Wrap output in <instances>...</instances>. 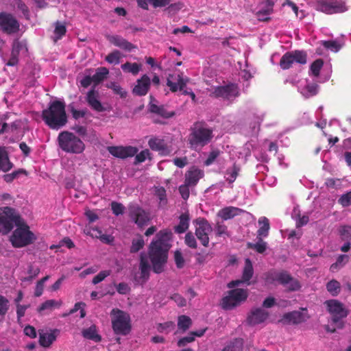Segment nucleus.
Instances as JSON below:
<instances>
[{
    "label": "nucleus",
    "instance_id": "nucleus-1",
    "mask_svg": "<svg viewBox=\"0 0 351 351\" xmlns=\"http://www.w3.org/2000/svg\"><path fill=\"white\" fill-rule=\"evenodd\" d=\"M16 226L10 241L14 247H23L33 243L37 237L21 217L18 211L11 207L0 208V233L7 234Z\"/></svg>",
    "mask_w": 351,
    "mask_h": 351
},
{
    "label": "nucleus",
    "instance_id": "nucleus-2",
    "mask_svg": "<svg viewBox=\"0 0 351 351\" xmlns=\"http://www.w3.org/2000/svg\"><path fill=\"white\" fill-rule=\"evenodd\" d=\"M172 232L169 230H160L157 233L156 239L152 241L149 248V254L154 272L159 274L162 271L163 265L167 259V252L170 248L169 241Z\"/></svg>",
    "mask_w": 351,
    "mask_h": 351
},
{
    "label": "nucleus",
    "instance_id": "nucleus-3",
    "mask_svg": "<svg viewBox=\"0 0 351 351\" xmlns=\"http://www.w3.org/2000/svg\"><path fill=\"white\" fill-rule=\"evenodd\" d=\"M65 106L64 101L55 100L43 110L42 119L49 128L58 130L66 124L68 120Z\"/></svg>",
    "mask_w": 351,
    "mask_h": 351
},
{
    "label": "nucleus",
    "instance_id": "nucleus-4",
    "mask_svg": "<svg viewBox=\"0 0 351 351\" xmlns=\"http://www.w3.org/2000/svg\"><path fill=\"white\" fill-rule=\"evenodd\" d=\"M213 136V130L210 127L204 123L197 122L191 129L188 142L191 149L199 150L208 145Z\"/></svg>",
    "mask_w": 351,
    "mask_h": 351
},
{
    "label": "nucleus",
    "instance_id": "nucleus-5",
    "mask_svg": "<svg viewBox=\"0 0 351 351\" xmlns=\"http://www.w3.org/2000/svg\"><path fill=\"white\" fill-rule=\"evenodd\" d=\"M60 148L66 153L80 154L85 150L83 141L71 132L62 131L58 136Z\"/></svg>",
    "mask_w": 351,
    "mask_h": 351
},
{
    "label": "nucleus",
    "instance_id": "nucleus-6",
    "mask_svg": "<svg viewBox=\"0 0 351 351\" xmlns=\"http://www.w3.org/2000/svg\"><path fill=\"white\" fill-rule=\"evenodd\" d=\"M327 311L331 315V322L337 328H342L344 325L343 319L348 315V310L343 303L337 300L331 299L324 302Z\"/></svg>",
    "mask_w": 351,
    "mask_h": 351
},
{
    "label": "nucleus",
    "instance_id": "nucleus-7",
    "mask_svg": "<svg viewBox=\"0 0 351 351\" xmlns=\"http://www.w3.org/2000/svg\"><path fill=\"white\" fill-rule=\"evenodd\" d=\"M110 315L112 328L117 335H126L130 332V317L128 313L118 308H113Z\"/></svg>",
    "mask_w": 351,
    "mask_h": 351
},
{
    "label": "nucleus",
    "instance_id": "nucleus-8",
    "mask_svg": "<svg viewBox=\"0 0 351 351\" xmlns=\"http://www.w3.org/2000/svg\"><path fill=\"white\" fill-rule=\"evenodd\" d=\"M209 92L210 96L228 101H232L239 95V89L235 84L213 87Z\"/></svg>",
    "mask_w": 351,
    "mask_h": 351
},
{
    "label": "nucleus",
    "instance_id": "nucleus-9",
    "mask_svg": "<svg viewBox=\"0 0 351 351\" xmlns=\"http://www.w3.org/2000/svg\"><path fill=\"white\" fill-rule=\"evenodd\" d=\"M247 298V291L243 289H234L228 292L221 301V306L225 310H230L239 306Z\"/></svg>",
    "mask_w": 351,
    "mask_h": 351
},
{
    "label": "nucleus",
    "instance_id": "nucleus-10",
    "mask_svg": "<svg viewBox=\"0 0 351 351\" xmlns=\"http://www.w3.org/2000/svg\"><path fill=\"white\" fill-rule=\"evenodd\" d=\"M306 63V53L302 51H294L285 53L280 61L282 69H288L295 64Z\"/></svg>",
    "mask_w": 351,
    "mask_h": 351
},
{
    "label": "nucleus",
    "instance_id": "nucleus-11",
    "mask_svg": "<svg viewBox=\"0 0 351 351\" xmlns=\"http://www.w3.org/2000/svg\"><path fill=\"white\" fill-rule=\"evenodd\" d=\"M272 280L278 282L289 291H298L301 287L300 282L285 271L274 273Z\"/></svg>",
    "mask_w": 351,
    "mask_h": 351
},
{
    "label": "nucleus",
    "instance_id": "nucleus-12",
    "mask_svg": "<svg viewBox=\"0 0 351 351\" xmlns=\"http://www.w3.org/2000/svg\"><path fill=\"white\" fill-rule=\"evenodd\" d=\"M27 46L25 40H15L13 42L10 57L6 63L8 66H13L18 64L20 56L27 53Z\"/></svg>",
    "mask_w": 351,
    "mask_h": 351
},
{
    "label": "nucleus",
    "instance_id": "nucleus-13",
    "mask_svg": "<svg viewBox=\"0 0 351 351\" xmlns=\"http://www.w3.org/2000/svg\"><path fill=\"white\" fill-rule=\"evenodd\" d=\"M19 22L15 17L9 13H0V27L1 30L8 34H13L19 30Z\"/></svg>",
    "mask_w": 351,
    "mask_h": 351
},
{
    "label": "nucleus",
    "instance_id": "nucleus-14",
    "mask_svg": "<svg viewBox=\"0 0 351 351\" xmlns=\"http://www.w3.org/2000/svg\"><path fill=\"white\" fill-rule=\"evenodd\" d=\"M195 234L204 246L209 243L208 234L212 232V227L207 220L199 218L195 220Z\"/></svg>",
    "mask_w": 351,
    "mask_h": 351
},
{
    "label": "nucleus",
    "instance_id": "nucleus-15",
    "mask_svg": "<svg viewBox=\"0 0 351 351\" xmlns=\"http://www.w3.org/2000/svg\"><path fill=\"white\" fill-rule=\"evenodd\" d=\"M321 10L326 14H332L345 12L348 7L343 0H326L322 3Z\"/></svg>",
    "mask_w": 351,
    "mask_h": 351
},
{
    "label": "nucleus",
    "instance_id": "nucleus-16",
    "mask_svg": "<svg viewBox=\"0 0 351 351\" xmlns=\"http://www.w3.org/2000/svg\"><path fill=\"white\" fill-rule=\"evenodd\" d=\"M128 209L130 218L138 226H143L149 221V214L137 204H130Z\"/></svg>",
    "mask_w": 351,
    "mask_h": 351
},
{
    "label": "nucleus",
    "instance_id": "nucleus-17",
    "mask_svg": "<svg viewBox=\"0 0 351 351\" xmlns=\"http://www.w3.org/2000/svg\"><path fill=\"white\" fill-rule=\"evenodd\" d=\"M308 318L307 311L303 309L302 311H294L285 313L280 322L284 324H298L306 322Z\"/></svg>",
    "mask_w": 351,
    "mask_h": 351
},
{
    "label": "nucleus",
    "instance_id": "nucleus-18",
    "mask_svg": "<svg viewBox=\"0 0 351 351\" xmlns=\"http://www.w3.org/2000/svg\"><path fill=\"white\" fill-rule=\"evenodd\" d=\"M188 80V78L184 77L182 74H169L167 77V85L172 92H176L178 90H182L186 86Z\"/></svg>",
    "mask_w": 351,
    "mask_h": 351
},
{
    "label": "nucleus",
    "instance_id": "nucleus-19",
    "mask_svg": "<svg viewBox=\"0 0 351 351\" xmlns=\"http://www.w3.org/2000/svg\"><path fill=\"white\" fill-rule=\"evenodd\" d=\"M254 274L253 266L251 261L249 258L245 259V267L243 268L242 280H232L228 283L229 288H234L239 286L241 283H246L247 285H250V280L252 278Z\"/></svg>",
    "mask_w": 351,
    "mask_h": 351
},
{
    "label": "nucleus",
    "instance_id": "nucleus-20",
    "mask_svg": "<svg viewBox=\"0 0 351 351\" xmlns=\"http://www.w3.org/2000/svg\"><path fill=\"white\" fill-rule=\"evenodd\" d=\"M108 150L110 154L117 158H126L134 156L136 154L138 149L132 146H111L108 147Z\"/></svg>",
    "mask_w": 351,
    "mask_h": 351
},
{
    "label": "nucleus",
    "instance_id": "nucleus-21",
    "mask_svg": "<svg viewBox=\"0 0 351 351\" xmlns=\"http://www.w3.org/2000/svg\"><path fill=\"white\" fill-rule=\"evenodd\" d=\"M86 100L93 110L99 112L106 110V108L99 101V93L95 90V87L87 93Z\"/></svg>",
    "mask_w": 351,
    "mask_h": 351
},
{
    "label": "nucleus",
    "instance_id": "nucleus-22",
    "mask_svg": "<svg viewBox=\"0 0 351 351\" xmlns=\"http://www.w3.org/2000/svg\"><path fill=\"white\" fill-rule=\"evenodd\" d=\"M269 316V313L261 308L252 309L249 314L247 321L250 325L255 326L265 322Z\"/></svg>",
    "mask_w": 351,
    "mask_h": 351
},
{
    "label": "nucleus",
    "instance_id": "nucleus-23",
    "mask_svg": "<svg viewBox=\"0 0 351 351\" xmlns=\"http://www.w3.org/2000/svg\"><path fill=\"white\" fill-rule=\"evenodd\" d=\"M151 86V80L149 77L144 74L140 79L136 81V84L134 86L132 92L134 95L138 96L145 95Z\"/></svg>",
    "mask_w": 351,
    "mask_h": 351
},
{
    "label": "nucleus",
    "instance_id": "nucleus-24",
    "mask_svg": "<svg viewBox=\"0 0 351 351\" xmlns=\"http://www.w3.org/2000/svg\"><path fill=\"white\" fill-rule=\"evenodd\" d=\"M58 330L39 331V343L44 348H49L56 339Z\"/></svg>",
    "mask_w": 351,
    "mask_h": 351
},
{
    "label": "nucleus",
    "instance_id": "nucleus-25",
    "mask_svg": "<svg viewBox=\"0 0 351 351\" xmlns=\"http://www.w3.org/2000/svg\"><path fill=\"white\" fill-rule=\"evenodd\" d=\"M108 40L114 46L123 49L125 51H130L134 48V46L123 37L118 35H108L106 36Z\"/></svg>",
    "mask_w": 351,
    "mask_h": 351
},
{
    "label": "nucleus",
    "instance_id": "nucleus-26",
    "mask_svg": "<svg viewBox=\"0 0 351 351\" xmlns=\"http://www.w3.org/2000/svg\"><path fill=\"white\" fill-rule=\"evenodd\" d=\"M265 113L258 110H256L252 117V122L250 123V131L248 132L249 136H255L258 134L260 130V125L263 121Z\"/></svg>",
    "mask_w": 351,
    "mask_h": 351
},
{
    "label": "nucleus",
    "instance_id": "nucleus-27",
    "mask_svg": "<svg viewBox=\"0 0 351 351\" xmlns=\"http://www.w3.org/2000/svg\"><path fill=\"white\" fill-rule=\"evenodd\" d=\"M273 0H266L262 3L259 10L256 12V16L260 21H267L269 19V15L273 12L274 6Z\"/></svg>",
    "mask_w": 351,
    "mask_h": 351
},
{
    "label": "nucleus",
    "instance_id": "nucleus-28",
    "mask_svg": "<svg viewBox=\"0 0 351 351\" xmlns=\"http://www.w3.org/2000/svg\"><path fill=\"white\" fill-rule=\"evenodd\" d=\"M318 86L314 83H308L307 81L300 82L298 85V90L305 97L308 98L317 93Z\"/></svg>",
    "mask_w": 351,
    "mask_h": 351
},
{
    "label": "nucleus",
    "instance_id": "nucleus-29",
    "mask_svg": "<svg viewBox=\"0 0 351 351\" xmlns=\"http://www.w3.org/2000/svg\"><path fill=\"white\" fill-rule=\"evenodd\" d=\"M203 176L204 172L202 170L193 167L185 173L184 182L187 183V184L195 186L199 179H201Z\"/></svg>",
    "mask_w": 351,
    "mask_h": 351
},
{
    "label": "nucleus",
    "instance_id": "nucleus-30",
    "mask_svg": "<svg viewBox=\"0 0 351 351\" xmlns=\"http://www.w3.org/2000/svg\"><path fill=\"white\" fill-rule=\"evenodd\" d=\"M62 302L60 300H48L43 302L37 309L40 314L47 313L52 311L54 308H58L61 306Z\"/></svg>",
    "mask_w": 351,
    "mask_h": 351
},
{
    "label": "nucleus",
    "instance_id": "nucleus-31",
    "mask_svg": "<svg viewBox=\"0 0 351 351\" xmlns=\"http://www.w3.org/2000/svg\"><path fill=\"white\" fill-rule=\"evenodd\" d=\"M149 147L154 151H158L162 154H167L169 152L168 148L162 139L154 138L148 142Z\"/></svg>",
    "mask_w": 351,
    "mask_h": 351
},
{
    "label": "nucleus",
    "instance_id": "nucleus-32",
    "mask_svg": "<svg viewBox=\"0 0 351 351\" xmlns=\"http://www.w3.org/2000/svg\"><path fill=\"white\" fill-rule=\"evenodd\" d=\"M121 68L124 73H131L132 75L136 76L141 70L142 64L136 62L132 63L126 62L125 63L121 64Z\"/></svg>",
    "mask_w": 351,
    "mask_h": 351
},
{
    "label": "nucleus",
    "instance_id": "nucleus-33",
    "mask_svg": "<svg viewBox=\"0 0 351 351\" xmlns=\"http://www.w3.org/2000/svg\"><path fill=\"white\" fill-rule=\"evenodd\" d=\"M12 163L9 160L7 152L0 147V171H8L12 168Z\"/></svg>",
    "mask_w": 351,
    "mask_h": 351
},
{
    "label": "nucleus",
    "instance_id": "nucleus-34",
    "mask_svg": "<svg viewBox=\"0 0 351 351\" xmlns=\"http://www.w3.org/2000/svg\"><path fill=\"white\" fill-rule=\"evenodd\" d=\"M350 256L347 254L339 255L335 263L332 264L330 267V270L332 272H336L341 268L344 267L349 261Z\"/></svg>",
    "mask_w": 351,
    "mask_h": 351
},
{
    "label": "nucleus",
    "instance_id": "nucleus-35",
    "mask_svg": "<svg viewBox=\"0 0 351 351\" xmlns=\"http://www.w3.org/2000/svg\"><path fill=\"white\" fill-rule=\"evenodd\" d=\"M189 216L187 213H183L180 216L179 224L175 226V232L178 234L184 232L189 228Z\"/></svg>",
    "mask_w": 351,
    "mask_h": 351
},
{
    "label": "nucleus",
    "instance_id": "nucleus-36",
    "mask_svg": "<svg viewBox=\"0 0 351 351\" xmlns=\"http://www.w3.org/2000/svg\"><path fill=\"white\" fill-rule=\"evenodd\" d=\"M258 223L261 226L258 230V238L261 237H266L268 235L269 230V219L265 217H261L258 219Z\"/></svg>",
    "mask_w": 351,
    "mask_h": 351
},
{
    "label": "nucleus",
    "instance_id": "nucleus-37",
    "mask_svg": "<svg viewBox=\"0 0 351 351\" xmlns=\"http://www.w3.org/2000/svg\"><path fill=\"white\" fill-rule=\"evenodd\" d=\"M82 335L84 338L93 340L95 342L101 341V337L97 334V328L95 325L90 326L89 328L82 331Z\"/></svg>",
    "mask_w": 351,
    "mask_h": 351
},
{
    "label": "nucleus",
    "instance_id": "nucleus-38",
    "mask_svg": "<svg viewBox=\"0 0 351 351\" xmlns=\"http://www.w3.org/2000/svg\"><path fill=\"white\" fill-rule=\"evenodd\" d=\"M239 209L235 207H226L220 210L217 214L223 220L230 219L238 215Z\"/></svg>",
    "mask_w": 351,
    "mask_h": 351
},
{
    "label": "nucleus",
    "instance_id": "nucleus-39",
    "mask_svg": "<svg viewBox=\"0 0 351 351\" xmlns=\"http://www.w3.org/2000/svg\"><path fill=\"white\" fill-rule=\"evenodd\" d=\"M109 73V71L106 67H99L96 70L95 73L92 76L93 84L95 86L101 83L106 79Z\"/></svg>",
    "mask_w": 351,
    "mask_h": 351
},
{
    "label": "nucleus",
    "instance_id": "nucleus-40",
    "mask_svg": "<svg viewBox=\"0 0 351 351\" xmlns=\"http://www.w3.org/2000/svg\"><path fill=\"white\" fill-rule=\"evenodd\" d=\"M19 126V123L14 121L10 125L4 122L2 118H0V134L4 133L13 132L17 130Z\"/></svg>",
    "mask_w": 351,
    "mask_h": 351
},
{
    "label": "nucleus",
    "instance_id": "nucleus-41",
    "mask_svg": "<svg viewBox=\"0 0 351 351\" xmlns=\"http://www.w3.org/2000/svg\"><path fill=\"white\" fill-rule=\"evenodd\" d=\"M149 110L152 112L156 113L164 118H169L174 114L173 112L167 111L163 106H158L156 104H151L149 106Z\"/></svg>",
    "mask_w": 351,
    "mask_h": 351
},
{
    "label": "nucleus",
    "instance_id": "nucleus-42",
    "mask_svg": "<svg viewBox=\"0 0 351 351\" xmlns=\"http://www.w3.org/2000/svg\"><path fill=\"white\" fill-rule=\"evenodd\" d=\"M15 9L20 10L26 19H29V10L26 4L21 0H13L12 3Z\"/></svg>",
    "mask_w": 351,
    "mask_h": 351
},
{
    "label": "nucleus",
    "instance_id": "nucleus-43",
    "mask_svg": "<svg viewBox=\"0 0 351 351\" xmlns=\"http://www.w3.org/2000/svg\"><path fill=\"white\" fill-rule=\"evenodd\" d=\"M239 171V169L235 165H233L226 169L224 178L229 183H233L238 176Z\"/></svg>",
    "mask_w": 351,
    "mask_h": 351
},
{
    "label": "nucleus",
    "instance_id": "nucleus-44",
    "mask_svg": "<svg viewBox=\"0 0 351 351\" xmlns=\"http://www.w3.org/2000/svg\"><path fill=\"white\" fill-rule=\"evenodd\" d=\"M326 289L332 296H337L341 291V285L337 280H331L326 284Z\"/></svg>",
    "mask_w": 351,
    "mask_h": 351
},
{
    "label": "nucleus",
    "instance_id": "nucleus-45",
    "mask_svg": "<svg viewBox=\"0 0 351 351\" xmlns=\"http://www.w3.org/2000/svg\"><path fill=\"white\" fill-rule=\"evenodd\" d=\"M8 300L5 297L0 295V322L4 319L5 315L8 313Z\"/></svg>",
    "mask_w": 351,
    "mask_h": 351
},
{
    "label": "nucleus",
    "instance_id": "nucleus-46",
    "mask_svg": "<svg viewBox=\"0 0 351 351\" xmlns=\"http://www.w3.org/2000/svg\"><path fill=\"white\" fill-rule=\"evenodd\" d=\"M191 324L192 321L189 317L186 315H180L178 317V326L179 329L185 331L190 328Z\"/></svg>",
    "mask_w": 351,
    "mask_h": 351
},
{
    "label": "nucleus",
    "instance_id": "nucleus-47",
    "mask_svg": "<svg viewBox=\"0 0 351 351\" xmlns=\"http://www.w3.org/2000/svg\"><path fill=\"white\" fill-rule=\"evenodd\" d=\"M155 195L159 199L160 206H164L167 203L166 190L162 186H158L155 188Z\"/></svg>",
    "mask_w": 351,
    "mask_h": 351
},
{
    "label": "nucleus",
    "instance_id": "nucleus-48",
    "mask_svg": "<svg viewBox=\"0 0 351 351\" xmlns=\"http://www.w3.org/2000/svg\"><path fill=\"white\" fill-rule=\"evenodd\" d=\"M140 269L141 276L143 278L147 279L149 276L150 266L147 260L143 255L141 256Z\"/></svg>",
    "mask_w": 351,
    "mask_h": 351
},
{
    "label": "nucleus",
    "instance_id": "nucleus-49",
    "mask_svg": "<svg viewBox=\"0 0 351 351\" xmlns=\"http://www.w3.org/2000/svg\"><path fill=\"white\" fill-rule=\"evenodd\" d=\"M121 56V53L119 50H114L106 57L105 60L110 64H118Z\"/></svg>",
    "mask_w": 351,
    "mask_h": 351
},
{
    "label": "nucleus",
    "instance_id": "nucleus-50",
    "mask_svg": "<svg viewBox=\"0 0 351 351\" xmlns=\"http://www.w3.org/2000/svg\"><path fill=\"white\" fill-rule=\"evenodd\" d=\"M25 174L26 175V171L20 169L16 171H13L11 173L5 174L3 178L5 182L10 183L12 182L14 180L18 178L21 175Z\"/></svg>",
    "mask_w": 351,
    "mask_h": 351
},
{
    "label": "nucleus",
    "instance_id": "nucleus-51",
    "mask_svg": "<svg viewBox=\"0 0 351 351\" xmlns=\"http://www.w3.org/2000/svg\"><path fill=\"white\" fill-rule=\"evenodd\" d=\"M324 62L322 59H317L314 61L310 67V74L317 77L319 74L320 69L323 66Z\"/></svg>",
    "mask_w": 351,
    "mask_h": 351
},
{
    "label": "nucleus",
    "instance_id": "nucleus-52",
    "mask_svg": "<svg viewBox=\"0 0 351 351\" xmlns=\"http://www.w3.org/2000/svg\"><path fill=\"white\" fill-rule=\"evenodd\" d=\"M322 45L332 51L337 52L341 47V45L337 40H323Z\"/></svg>",
    "mask_w": 351,
    "mask_h": 351
},
{
    "label": "nucleus",
    "instance_id": "nucleus-53",
    "mask_svg": "<svg viewBox=\"0 0 351 351\" xmlns=\"http://www.w3.org/2000/svg\"><path fill=\"white\" fill-rule=\"evenodd\" d=\"M66 33V27L64 25L56 23V25L54 29V37L53 40L54 42H56L58 40L60 39L62 36H64Z\"/></svg>",
    "mask_w": 351,
    "mask_h": 351
},
{
    "label": "nucleus",
    "instance_id": "nucleus-54",
    "mask_svg": "<svg viewBox=\"0 0 351 351\" xmlns=\"http://www.w3.org/2000/svg\"><path fill=\"white\" fill-rule=\"evenodd\" d=\"M69 109L72 117L76 120L84 118L87 113L86 109L77 110L72 105L69 106Z\"/></svg>",
    "mask_w": 351,
    "mask_h": 351
},
{
    "label": "nucleus",
    "instance_id": "nucleus-55",
    "mask_svg": "<svg viewBox=\"0 0 351 351\" xmlns=\"http://www.w3.org/2000/svg\"><path fill=\"white\" fill-rule=\"evenodd\" d=\"M339 234L341 240H350L351 239V226H343L339 229Z\"/></svg>",
    "mask_w": 351,
    "mask_h": 351
},
{
    "label": "nucleus",
    "instance_id": "nucleus-56",
    "mask_svg": "<svg viewBox=\"0 0 351 351\" xmlns=\"http://www.w3.org/2000/svg\"><path fill=\"white\" fill-rule=\"evenodd\" d=\"M250 246L258 253H263L267 247L266 243L261 238H258V241L254 244H250Z\"/></svg>",
    "mask_w": 351,
    "mask_h": 351
},
{
    "label": "nucleus",
    "instance_id": "nucleus-57",
    "mask_svg": "<svg viewBox=\"0 0 351 351\" xmlns=\"http://www.w3.org/2000/svg\"><path fill=\"white\" fill-rule=\"evenodd\" d=\"M243 343L241 339H235L230 345L226 346L223 351H240Z\"/></svg>",
    "mask_w": 351,
    "mask_h": 351
},
{
    "label": "nucleus",
    "instance_id": "nucleus-58",
    "mask_svg": "<svg viewBox=\"0 0 351 351\" xmlns=\"http://www.w3.org/2000/svg\"><path fill=\"white\" fill-rule=\"evenodd\" d=\"M144 246V240L142 237L137 238L136 239H134L132 241V244L131 246L130 252H137L139 251Z\"/></svg>",
    "mask_w": 351,
    "mask_h": 351
},
{
    "label": "nucleus",
    "instance_id": "nucleus-59",
    "mask_svg": "<svg viewBox=\"0 0 351 351\" xmlns=\"http://www.w3.org/2000/svg\"><path fill=\"white\" fill-rule=\"evenodd\" d=\"M339 204L343 207H347L351 205V191L343 194L338 199Z\"/></svg>",
    "mask_w": 351,
    "mask_h": 351
},
{
    "label": "nucleus",
    "instance_id": "nucleus-60",
    "mask_svg": "<svg viewBox=\"0 0 351 351\" xmlns=\"http://www.w3.org/2000/svg\"><path fill=\"white\" fill-rule=\"evenodd\" d=\"M174 323L173 322H167L162 324H159L157 326V330L160 332H169L173 329Z\"/></svg>",
    "mask_w": 351,
    "mask_h": 351
},
{
    "label": "nucleus",
    "instance_id": "nucleus-61",
    "mask_svg": "<svg viewBox=\"0 0 351 351\" xmlns=\"http://www.w3.org/2000/svg\"><path fill=\"white\" fill-rule=\"evenodd\" d=\"M110 270H104L100 271L97 276L93 279V283L97 285L100 282L103 281L106 277L110 275Z\"/></svg>",
    "mask_w": 351,
    "mask_h": 351
},
{
    "label": "nucleus",
    "instance_id": "nucleus-62",
    "mask_svg": "<svg viewBox=\"0 0 351 351\" xmlns=\"http://www.w3.org/2000/svg\"><path fill=\"white\" fill-rule=\"evenodd\" d=\"M111 208L113 214H114L116 216L123 214L125 210V207L123 206V204L116 202H112L111 203Z\"/></svg>",
    "mask_w": 351,
    "mask_h": 351
},
{
    "label": "nucleus",
    "instance_id": "nucleus-63",
    "mask_svg": "<svg viewBox=\"0 0 351 351\" xmlns=\"http://www.w3.org/2000/svg\"><path fill=\"white\" fill-rule=\"evenodd\" d=\"M189 186H192L187 184V183L185 182L184 184H182L179 186V192L184 199H187L189 197Z\"/></svg>",
    "mask_w": 351,
    "mask_h": 351
},
{
    "label": "nucleus",
    "instance_id": "nucleus-64",
    "mask_svg": "<svg viewBox=\"0 0 351 351\" xmlns=\"http://www.w3.org/2000/svg\"><path fill=\"white\" fill-rule=\"evenodd\" d=\"M185 243L189 247L194 249L197 247V242L195 238L191 232H188L186 234Z\"/></svg>",
    "mask_w": 351,
    "mask_h": 351
}]
</instances>
